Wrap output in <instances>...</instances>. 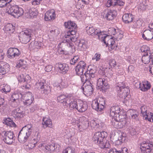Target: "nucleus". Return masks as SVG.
<instances>
[{"label":"nucleus","mask_w":153,"mask_h":153,"mask_svg":"<svg viewBox=\"0 0 153 153\" xmlns=\"http://www.w3.org/2000/svg\"><path fill=\"white\" fill-rule=\"evenodd\" d=\"M7 2L6 0H0V7H3L6 6V12L16 18L22 16L23 13V9L17 5H12L10 4L9 2Z\"/></svg>","instance_id":"f257e3e1"},{"label":"nucleus","mask_w":153,"mask_h":153,"mask_svg":"<svg viewBox=\"0 0 153 153\" xmlns=\"http://www.w3.org/2000/svg\"><path fill=\"white\" fill-rule=\"evenodd\" d=\"M4 55L3 51L0 49V60L3 59ZM9 67L8 64L0 61V75H3L7 73L9 71Z\"/></svg>","instance_id":"f03ea898"},{"label":"nucleus","mask_w":153,"mask_h":153,"mask_svg":"<svg viewBox=\"0 0 153 153\" xmlns=\"http://www.w3.org/2000/svg\"><path fill=\"white\" fill-rule=\"evenodd\" d=\"M105 104L104 99L100 97L97 100H95L92 101V107L93 109L97 111H101L104 109Z\"/></svg>","instance_id":"7ed1b4c3"},{"label":"nucleus","mask_w":153,"mask_h":153,"mask_svg":"<svg viewBox=\"0 0 153 153\" xmlns=\"http://www.w3.org/2000/svg\"><path fill=\"white\" fill-rule=\"evenodd\" d=\"M108 134L105 131L97 132H96L93 137V140L95 143L98 144L100 146V144L102 143L103 140H105Z\"/></svg>","instance_id":"20e7f679"},{"label":"nucleus","mask_w":153,"mask_h":153,"mask_svg":"<svg viewBox=\"0 0 153 153\" xmlns=\"http://www.w3.org/2000/svg\"><path fill=\"white\" fill-rule=\"evenodd\" d=\"M2 135H4L3 140L7 144H11L14 141L15 137L13 132L10 131H3L2 132Z\"/></svg>","instance_id":"39448f33"},{"label":"nucleus","mask_w":153,"mask_h":153,"mask_svg":"<svg viewBox=\"0 0 153 153\" xmlns=\"http://www.w3.org/2000/svg\"><path fill=\"white\" fill-rule=\"evenodd\" d=\"M117 85V89H118L117 87H118L119 90L117 89V96L120 98L122 99H126V98L128 96L129 93V90L128 88H127L124 87L121 85Z\"/></svg>","instance_id":"423d86ee"},{"label":"nucleus","mask_w":153,"mask_h":153,"mask_svg":"<svg viewBox=\"0 0 153 153\" xmlns=\"http://www.w3.org/2000/svg\"><path fill=\"white\" fill-rule=\"evenodd\" d=\"M113 38L110 36L106 35L101 37L102 41L106 45V46L109 44L110 45V46L109 48L110 51L112 50L115 48V45H114L115 41H114Z\"/></svg>","instance_id":"0eeeda50"},{"label":"nucleus","mask_w":153,"mask_h":153,"mask_svg":"<svg viewBox=\"0 0 153 153\" xmlns=\"http://www.w3.org/2000/svg\"><path fill=\"white\" fill-rule=\"evenodd\" d=\"M32 31L31 30H25V32L20 33L19 36V39L21 42L26 44L30 40L31 35Z\"/></svg>","instance_id":"6e6552de"},{"label":"nucleus","mask_w":153,"mask_h":153,"mask_svg":"<svg viewBox=\"0 0 153 153\" xmlns=\"http://www.w3.org/2000/svg\"><path fill=\"white\" fill-rule=\"evenodd\" d=\"M86 68L85 62L84 61H80L76 67V74L78 75H82L84 71H86Z\"/></svg>","instance_id":"1a4fd4ad"},{"label":"nucleus","mask_w":153,"mask_h":153,"mask_svg":"<svg viewBox=\"0 0 153 153\" xmlns=\"http://www.w3.org/2000/svg\"><path fill=\"white\" fill-rule=\"evenodd\" d=\"M97 88L100 90L105 91L109 87L106 80L104 79L99 78L97 80Z\"/></svg>","instance_id":"9d476101"},{"label":"nucleus","mask_w":153,"mask_h":153,"mask_svg":"<svg viewBox=\"0 0 153 153\" xmlns=\"http://www.w3.org/2000/svg\"><path fill=\"white\" fill-rule=\"evenodd\" d=\"M21 52L17 48H10L8 50L7 56L10 59L18 57L20 55Z\"/></svg>","instance_id":"9b49d317"},{"label":"nucleus","mask_w":153,"mask_h":153,"mask_svg":"<svg viewBox=\"0 0 153 153\" xmlns=\"http://www.w3.org/2000/svg\"><path fill=\"white\" fill-rule=\"evenodd\" d=\"M152 147V144L144 141L140 144V148L142 153H150Z\"/></svg>","instance_id":"f8f14e48"},{"label":"nucleus","mask_w":153,"mask_h":153,"mask_svg":"<svg viewBox=\"0 0 153 153\" xmlns=\"http://www.w3.org/2000/svg\"><path fill=\"white\" fill-rule=\"evenodd\" d=\"M23 95L21 93H18L13 94L12 96L13 101L12 106L16 107L19 104V101L21 99H23Z\"/></svg>","instance_id":"ddd939ff"},{"label":"nucleus","mask_w":153,"mask_h":153,"mask_svg":"<svg viewBox=\"0 0 153 153\" xmlns=\"http://www.w3.org/2000/svg\"><path fill=\"white\" fill-rule=\"evenodd\" d=\"M30 134H28L25 131H22L21 130L18 134V138L19 141L22 143L27 141Z\"/></svg>","instance_id":"4468645a"},{"label":"nucleus","mask_w":153,"mask_h":153,"mask_svg":"<svg viewBox=\"0 0 153 153\" xmlns=\"http://www.w3.org/2000/svg\"><path fill=\"white\" fill-rule=\"evenodd\" d=\"M23 99L25 101L24 102V103L27 105H30L32 102L33 100L34 99V97L32 96V93L30 92L27 93L23 95Z\"/></svg>","instance_id":"2eb2a0df"},{"label":"nucleus","mask_w":153,"mask_h":153,"mask_svg":"<svg viewBox=\"0 0 153 153\" xmlns=\"http://www.w3.org/2000/svg\"><path fill=\"white\" fill-rule=\"evenodd\" d=\"M125 134L121 132V131L117 130L116 133H115V136L117 140L115 141V144L117 145L121 144L122 143L123 139L125 138Z\"/></svg>","instance_id":"dca6fc26"},{"label":"nucleus","mask_w":153,"mask_h":153,"mask_svg":"<svg viewBox=\"0 0 153 153\" xmlns=\"http://www.w3.org/2000/svg\"><path fill=\"white\" fill-rule=\"evenodd\" d=\"M88 83L89 84H88L87 85L86 84L85 85V87H81V89L84 92H85L87 94H91L92 93V91H93V86L92 85V83L93 82L92 81H91L89 80V82Z\"/></svg>","instance_id":"f3484780"},{"label":"nucleus","mask_w":153,"mask_h":153,"mask_svg":"<svg viewBox=\"0 0 153 153\" xmlns=\"http://www.w3.org/2000/svg\"><path fill=\"white\" fill-rule=\"evenodd\" d=\"M55 11L53 9L48 10L45 13V19L46 21L53 20L56 16Z\"/></svg>","instance_id":"a211bd4d"},{"label":"nucleus","mask_w":153,"mask_h":153,"mask_svg":"<svg viewBox=\"0 0 153 153\" xmlns=\"http://www.w3.org/2000/svg\"><path fill=\"white\" fill-rule=\"evenodd\" d=\"M58 46L59 48L58 49V52L60 54H66L67 53L66 49L68 48V45L67 43H65L64 42L59 43Z\"/></svg>","instance_id":"6ab92c4d"},{"label":"nucleus","mask_w":153,"mask_h":153,"mask_svg":"<svg viewBox=\"0 0 153 153\" xmlns=\"http://www.w3.org/2000/svg\"><path fill=\"white\" fill-rule=\"evenodd\" d=\"M12 114L15 118L20 119L23 116L24 113L20 108H18L12 111Z\"/></svg>","instance_id":"aec40b11"},{"label":"nucleus","mask_w":153,"mask_h":153,"mask_svg":"<svg viewBox=\"0 0 153 153\" xmlns=\"http://www.w3.org/2000/svg\"><path fill=\"white\" fill-rule=\"evenodd\" d=\"M88 108V105L86 102L78 101L77 110L79 112L85 111Z\"/></svg>","instance_id":"412c9836"},{"label":"nucleus","mask_w":153,"mask_h":153,"mask_svg":"<svg viewBox=\"0 0 153 153\" xmlns=\"http://www.w3.org/2000/svg\"><path fill=\"white\" fill-rule=\"evenodd\" d=\"M152 56H153V53L148 54H143L142 58V61L145 64H147L149 63L151 59V61L152 62Z\"/></svg>","instance_id":"4be33fe9"},{"label":"nucleus","mask_w":153,"mask_h":153,"mask_svg":"<svg viewBox=\"0 0 153 153\" xmlns=\"http://www.w3.org/2000/svg\"><path fill=\"white\" fill-rule=\"evenodd\" d=\"M142 37L144 39L149 41L153 38V31L149 30H145L143 34Z\"/></svg>","instance_id":"5701e85b"},{"label":"nucleus","mask_w":153,"mask_h":153,"mask_svg":"<svg viewBox=\"0 0 153 153\" xmlns=\"http://www.w3.org/2000/svg\"><path fill=\"white\" fill-rule=\"evenodd\" d=\"M133 18L132 14L130 13L125 14L122 17V19L123 22L126 23H129L131 22Z\"/></svg>","instance_id":"b1692460"},{"label":"nucleus","mask_w":153,"mask_h":153,"mask_svg":"<svg viewBox=\"0 0 153 153\" xmlns=\"http://www.w3.org/2000/svg\"><path fill=\"white\" fill-rule=\"evenodd\" d=\"M58 68L60 70V72L63 74L67 73L69 70V68L68 65L65 64L58 63Z\"/></svg>","instance_id":"393cba45"},{"label":"nucleus","mask_w":153,"mask_h":153,"mask_svg":"<svg viewBox=\"0 0 153 153\" xmlns=\"http://www.w3.org/2000/svg\"><path fill=\"white\" fill-rule=\"evenodd\" d=\"M139 85L140 90L143 91H147L151 87V85L148 81L143 82L142 85L141 83H140Z\"/></svg>","instance_id":"a878e982"},{"label":"nucleus","mask_w":153,"mask_h":153,"mask_svg":"<svg viewBox=\"0 0 153 153\" xmlns=\"http://www.w3.org/2000/svg\"><path fill=\"white\" fill-rule=\"evenodd\" d=\"M86 30L88 33L89 35H97L98 32L100 31L97 29L95 30L93 27L87 26L86 28Z\"/></svg>","instance_id":"bb28decb"},{"label":"nucleus","mask_w":153,"mask_h":153,"mask_svg":"<svg viewBox=\"0 0 153 153\" xmlns=\"http://www.w3.org/2000/svg\"><path fill=\"white\" fill-rule=\"evenodd\" d=\"M42 124L44 128L47 127H51L52 126V121L50 119L43 117L42 119Z\"/></svg>","instance_id":"cd10ccee"},{"label":"nucleus","mask_w":153,"mask_h":153,"mask_svg":"<svg viewBox=\"0 0 153 153\" xmlns=\"http://www.w3.org/2000/svg\"><path fill=\"white\" fill-rule=\"evenodd\" d=\"M64 25L66 28H68L69 30L70 29H75L77 27L76 25L74 22L71 21H68L67 22H65Z\"/></svg>","instance_id":"c85d7f7f"},{"label":"nucleus","mask_w":153,"mask_h":153,"mask_svg":"<svg viewBox=\"0 0 153 153\" xmlns=\"http://www.w3.org/2000/svg\"><path fill=\"white\" fill-rule=\"evenodd\" d=\"M93 71L94 70L91 69L89 71H88L85 72V77H86L87 79H88V82H89V80L92 81V79L95 76L94 73Z\"/></svg>","instance_id":"c756f323"},{"label":"nucleus","mask_w":153,"mask_h":153,"mask_svg":"<svg viewBox=\"0 0 153 153\" xmlns=\"http://www.w3.org/2000/svg\"><path fill=\"white\" fill-rule=\"evenodd\" d=\"M32 126L31 124H27L26 126L23 127L21 129L22 131H25L28 134H31L32 131Z\"/></svg>","instance_id":"7c9ffc66"},{"label":"nucleus","mask_w":153,"mask_h":153,"mask_svg":"<svg viewBox=\"0 0 153 153\" xmlns=\"http://www.w3.org/2000/svg\"><path fill=\"white\" fill-rule=\"evenodd\" d=\"M15 27L12 24L8 23L5 26L4 29L6 31H9L10 33H13L15 30Z\"/></svg>","instance_id":"2f4dec72"},{"label":"nucleus","mask_w":153,"mask_h":153,"mask_svg":"<svg viewBox=\"0 0 153 153\" xmlns=\"http://www.w3.org/2000/svg\"><path fill=\"white\" fill-rule=\"evenodd\" d=\"M82 119L83 121L81 123H80V126L83 129H85L89 126V123L85 117H83Z\"/></svg>","instance_id":"473e14b6"},{"label":"nucleus","mask_w":153,"mask_h":153,"mask_svg":"<svg viewBox=\"0 0 153 153\" xmlns=\"http://www.w3.org/2000/svg\"><path fill=\"white\" fill-rule=\"evenodd\" d=\"M57 144L53 143L51 145H49L46 146L45 148V149L49 152H52L54 151L57 147Z\"/></svg>","instance_id":"72a5a7b5"},{"label":"nucleus","mask_w":153,"mask_h":153,"mask_svg":"<svg viewBox=\"0 0 153 153\" xmlns=\"http://www.w3.org/2000/svg\"><path fill=\"white\" fill-rule=\"evenodd\" d=\"M130 115L132 118L134 120V121L139 120L138 114L136 111L134 110H131L130 111Z\"/></svg>","instance_id":"f704fd0d"},{"label":"nucleus","mask_w":153,"mask_h":153,"mask_svg":"<svg viewBox=\"0 0 153 153\" xmlns=\"http://www.w3.org/2000/svg\"><path fill=\"white\" fill-rule=\"evenodd\" d=\"M120 108L118 106H115V122H119L120 121L121 119L120 114H119Z\"/></svg>","instance_id":"c9c22d12"},{"label":"nucleus","mask_w":153,"mask_h":153,"mask_svg":"<svg viewBox=\"0 0 153 153\" xmlns=\"http://www.w3.org/2000/svg\"><path fill=\"white\" fill-rule=\"evenodd\" d=\"M123 32L122 31L119 30L118 29L116 30L115 29V39L117 40H118V39H121L123 36Z\"/></svg>","instance_id":"e433bc0d"},{"label":"nucleus","mask_w":153,"mask_h":153,"mask_svg":"<svg viewBox=\"0 0 153 153\" xmlns=\"http://www.w3.org/2000/svg\"><path fill=\"white\" fill-rule=\"evenodd\" d=\"M90 126L92 128H101V126L99 123L94 120H92L90 122Z\"/></svg>","instance_id":"4c0bfd02"},{"label":"nucleus","mask_w":153,"mask_h":153,"mask_svg":"<svg viewBox=\"0 0 153 153\" xmlns=\"http://www.w3.org/2000/svg\"><path fill=\"white\" fill-rule=\"evenodd\" d=\"M78 48L80 50H84L86 47V44L85 41L83 40H81L79 41L78 44Z\"/></svg>","instance_id":"58836bf2"},{"label":"nucleus","mask_w":153,"mask_h":153,"mask_svg":"<svg viewBox=\"0 0 153 153\" xmlns=\"http://www.w3.org/2000/svg\"><path fill=\"white\" fill-rule=\"evenodd\" d=\"M41 90V92L46 94H48L50 93L51 91L50 87L46 84L44 85L43 89Z\"/></svg>","instance_id":"ea45409f"},{"label":"nucleus","mask_w":153,"mask_h":153,"mask_svg":"<svg viewBox=\"0 0 153 153\" xmlns=\"http://www.w3.org/2000/svg\"><path fill=\"white\" fill-rule=\"evenodd\" d=\"M115 107L114 106L111 107L110 109V116L112 117L111 122L112 123V125H114V121L115 120Z\"/></svg>","instance_id":"a19ab883"},{"label":"nucleus","mask_w":153,"mask_h":153,"mask_svg":"<svg viewBox=\"0 0 153 153\" xmlns=\"http://www.w3.org/2000/svg\"><path fill=\"white\" fill-rule=\"evenodd\" d=\"M78 101H71L69 105V108L71 110L75 109L77 110L78 106Z\"/></svg>","instance_id":"79ce46f5"},{"label":"nucleus","mask_w":153,"mask_h":153,"mask_svg":"<svg viewBox=\"0 0 153 153\" xmlns=\"http://www.w3.org/2000/svg\"><path fill=\"white\" fill-rule=\"evenodd\" d=\"M141 51L144 54H150L151 53L150 50V48L146 46L142 47L140 49Z\"/></svg>","instance_id":"37998d69"},{"label":"nucleus","mask_w":153,"mask_h":153,"mask_svg":"<svg viewBox=\"0 0 153 153\" xmlns=\"http://www.w3.org/2000/svg\"><path fill=\"white\" fill-rule=\"evenodd\" d=\"M114 15L113 12L111 10L110 12L107 13L105 17L108 20H112L114 19Z\"/></svg>","instance_id":"c03bdc74"},{"label":"nucleus","mask_w":153,"mask_h":153,"mask_svg":"<svg viewBox=\"0 0 153 153\" xmlns=\"http://www.w3.org/2000/svg\"><path fill=\"white\" fill-rule=\"evenodd\" d=\"M45 81L44 80H40V81H39L38 82H37L36 83V85L37 87L39 89H43V87L46 83H45Z\"/></svg>","instance_id":"a18cd8bd"},{"label":"nucleus","mask_w":153,"mask_h":153,"mask_svg":"<svg viewBox=\"0 0 153 153\" xmlns=\"http://www.w3.org/2000/svg\"><path fill=\"white\" fill-rule=\"evenodd\" d=\"M105 140H103V141L102 142V143H101L100 144V146L102 148H107L109 147L110 144L109 143V142L107 141L105 143Z\"/></svg>","instance_id":"49530a36"},{"label":"nucleus","mask_w":153,"mask_h":153,"mask_svg":"<svg viewBox=\"0 0 153 153\" xmlns=\"http://www.w3.org/2000/svg\"><path fill=\"white\" fill-rule=\"evenodd\" d=\"M76 32L75 29H70L68 31L67 34H66L64 36L65 38H69L70 35L73 36L75 34Z\"/></svg>","instance_id":"de8ad7c7"},{"label":"nucleus","mask_w":153,"mask_h":153,"mask_svg":"<svg viewBox=\"0 0 153 153\" xmlns=\"http://www.w3.org/2000/svg\"><path fill=\"white\" fill-rule=\"evenodd\" d=\"M70 101V97L69 96L61 103L63 106L68 107L69 106Z\"/></svg>","instance_id":"09e8293b"},{"label":"nucleus","mask_w":153,"mask_h":153,"mask_svg":"<svg viewBox=\"0 0 153 153\" xmlns=\"http://www.w3.org/2000/svg\"><path fill=\"white\" fill-rule=\"evenodd\" d=\"M79 57L78 56H74L73 58L70 60V64L72 65H74L75 63L79 61Z\"/></svg>","instance_id":"8fccbe9b"},{"label":"nucleus","mask_w":153,"mask_h":153,"mask_svg":"<svg viewBox=\"0 0 153 153\" xmlns=\"http://www.w3.org/2000/svg\"><path fill=\"white\" fill-rule=\"evenodd\" d=\"M81 75L80 77L81 82L83 83V84H85L86 83L87 84L88 83V80L87 79V78L85 77V73L84 74L79 75Z\"/></svg>","instance_id":"3c124183"},{"label":"nucleus","mask_w":153,"mask_h":153,"mask_svg":"<svg viewBox=\"0 0 153 153\" xmlns=\"http://www.w3.org/2000/svg\"><path fill=\"white\" fill-rule=\"evenodd\" d=\"M146 114V115H143V117L145 118V119L151 122L150 117H151V116H152L153 113L150 112H149L148 113H147V112Z\"/></svg>","instance_id":"603ef678"},{"label":"nucleus","mask_w":153,"mask_h":153,"mask_svg":"<svg viewBox=\"0 0 153 153\" xmlns=\"http://www.w3.org/2000/svg\"><path fill=\"white\" fill-rule=\"evenodd\" d=\"M69 96H66L64 95H61L57 97V100L58 101L61 102H62L67 98Z\"/></svg>","instance_id":"864d4df0"},{"label":"nucleus","mask_w":153,"mask_h":153,"mask_svg":"<svg viewBox=\"0 0 153 153\" xmlns=\"http://www.w3.org/2000/svg\"><path fill=\"white\" fill-rule=\"evenodd\" d=\"M62 153H75V151L71 148L68 147L63 151Z\"/></svg>","instance_id":"5fc2aeb1"},{"label":"nucleus","mask_w":153,"mask_h":153,"mask_svg":"<svg viewBox=\"0 0 153 153\" xmlns=\"http://www.w3.org/2000/svg\"><path fill=\"white\" fill-rule=\"evenodd\" d=\"M40 140L39 138H34L31 141V143L32 144V147H34L36 144H37Z\"/></svg>","instance_id":"6e6d98bb"},{"label":"nucleus","mask_w":153,"mask_h":153,"mask_svg":"<svg viewBox=\"0 0 153 153\" xmlns=\"http://www.w3.org/2000/svg\"><path fill=\"white\" fill-rule=\"evenodd\" d=\"M38 13L36 11H30L29 13L30 17L31 18H34L37 15Z\"/></svg>","instance_id":"4d7b16f0"},{"label":"nucleus","mask_w":153,"mask_h":153,"mask_svg":"<svg viewBox=\"0 0 153 153\" xmlns=\"http://www.w3.org/2000/svg\"><path fill=\"white\" fill-rule=\"evenodd\" d=\"M107 6L110 7L111 6H115V0H108L107 2Z\"/></svg>","instance_id":"13d9d810"},{"label":"nucleus","mask_w":153,"mask_h":153,"mask_svg":"<svg viewBox=\"0 0 153 153\" xmlns=\"http://www.w3.org/2000/svg\"><path fill=\"white\" fill-rule=\"evenodd\" d=\"M35 45V42H31L30 45H29V48H30L31 49L36 50V51H37L36 49V47Z\"/></svg>","instance_id":"bf43d9fd"},{"label":"nucleus","mask_w":153,"mask_h":153,"mask_svg":"<svg viewBox=\"0 0 153 153\" xmlns=\"http://www.w3.org/2000/svg\"><path fill=\"white\" fill-rule=\"evenodd\" d=\"M68 39L66 40L67 42H68L67 40L69 42L71 41L73 42H75L76 40V38L75 37V36H73L70 35V37L69 38H68Z\"/></svg>","instance_id":"052dcab7"},{"label":"nucleus","mask_w":153,"mask_h":153,"mask_svg":"<svg viewBox=\"0 0 153 153\" xmlns=\"http://www.w3.org/2000/svg\"><path fill=\"white\" fill-rule=\"evenodd\" d=\"M100 59V54L96 53L95 54L94 56L93 57L92 60L96 59V61H98Z\"/></svg>","instance_id":"680f3d73"},{"label":"nucleus","mask_w":153,"mask_h":153,"mask_svg":"<svg viewBox=\"0 0 153 153\" xmlns=\"http://www.w3.org/2000/svg\"><path fill=\"white\" fill-rule=\"evenodd\" d=\"M128 150L126 148L124 147L121 150L119 151L115 149V152H122V153H128Z\"/></svg>","instance_id":"e2e57ef3"},{"label":"nucleus","mask_w":153,"mask_h":153,"mask_svg":"<svg viewBox=\"0 0 153 153\" xmlns=\"http://www.w3.org/2000/svg\"><path fill=\"white\" fill-rule=\"evenodd\" d=\"M25 76L23 74L20 75L18 78V79L19 82H24L25 79Z\"/></svg>","instance_id":"0e129e2a"},{"label":"nucleus","mask_w":153,"mask_h":153,"mask_svg":"<svg viewBox=\"0 0 153 153\" xmlns=\"http://www.w3.org/2000/svg\"><path fill=\"white\" fill-rule=\"evenodd\" d=\"M141 113L142 114L143 116L144 115H146V113L147 112L146 108L145 109V107L144 106H142L140 108Z\"/></svg>","instance_id":"69168bd1"},{"label":"nucleus","mask_w":153,"mask_h":153,"mask_svg":"<svg viewBox=\"0 0 153 153\" xmlns=\"http://www.w3.org/2000/svg\"><path fill=\"white\" fill-rule=\"evenodd\" d=\"M124 3L121 0H115V6L116 5L119 6H123Z\"/></svg>","instance_id":"338daca9"},{"label":"nucleus","mask_w":153,"mask_h":153,"mask_svg":"<svg viewBox=\"0 0 153 153\" xmlns=\"http://www.w3.org/2000/svg\"><path fill=\"white\" fill-rule=\"evenodd\" d=\"M72 123L73 125H76L78 127V128H79L80 127V122L77 120H72Z\"/></svg>","instance_id":"774afa93"}]
</instances>
